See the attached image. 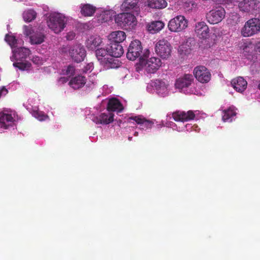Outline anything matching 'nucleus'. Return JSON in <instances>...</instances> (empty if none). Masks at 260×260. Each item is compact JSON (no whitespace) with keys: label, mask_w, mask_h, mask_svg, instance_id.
I'll list each match as a JSON object with an SVG mask.
<instances>
[{"label":"nucleus","mask_w":260,"mask_h":260,"mask_svg":"<svg viewBox=\"0 0 260 260\" xmlns=\"http://www.w3.org/2000/svg\"><path fill=\"white\" fill-rule=\"evenodd\" d=\"M37 13L33 9H28L24 11L23 18L25 22H29L36 19Z\"/></svg>","instance_id":"30"},{"label":"nucleus","mask_w":260,"mask_h":260,"mask_svg":"<svg viewBox=\"0 0 260 260\" xmlns=\"http://www.w3.org/2000/svg\"><path fill=\"white\" fill-rule=\"evenodd\" d=\"M246 47L244 48H243V50H245V49H246Z\"/></svg>","instance_id":"49"},{"label":"nucleus","mask_w":260,"mask_h":260,"mask_svg":"<svg viewBox=\"0 0 260 260\" xmlns=\"http://www.w3.org/2000/svg\"><path fill=\"white\" fill-rule=\"evenodd\" d=\"M193 81V78L191 74H185L182 77L176 80L175 85L178 88L182 89L189 86Z\"/></svg>","instance_id":"13"},{"label":"nucleus","mask_w":260,"mask_h":260,"mask_svg":"<svg viewBox=\"0 0 260 260\" xmlns=\"http://www.w3.org/2000/svg\"><path fill=\"white\" fill-rule=\"evenodd\" d=\"M8 92V90L6 88L5 86H3L0 87V98L2 95H6Z\"/></svg>","instance_id":"41"},{"label":"nucleus","mask_w":260,"mask_h":260,"mask_svg":"<svg viewBox=\"0 0 260 260\" xmlns=\"http://www.w3.org/2000/svg\"><path fill=\"white\" fill-rule=\"evenodd\" d=\"M155 88L158 94L164 96L168 92V85L162 80H156L154 83Z\"/></svg>","instance_id":"21"},{"label":"nucleus","mask_w":260,"mask_h":260,"mask_svg":"<svg viewBox=\"0 0 260 260\" xmlns=\"http://www.w3.org/2000/svg\"><path fill=\"white\" fill-rule=\"evenodd\" d=\"M129 119L135 121L142 129L151 128L154 124L152 121L146 119L142 115L131 116L129 117Z\"/></svg>","instance_id":"17"},{"label":"nucleus","mask_w":260,"mask_h":260,"mask_svg":"<svg viewBox=\"0 0 260 260\" xmlns=\"http://www.w3.org/2000/svg\"><path fill=\"white\" fill-rule=\"evenodd\" d=\"M136 17L130 13H122L115 17L117 25L122 28H130L136 25Z\"/></svg>","instance_id":"3"},{"label":"nucleus","mask_w":260,"mask_h":260,"mask_svg":"<svg viewBox=\"0 0 260 260\" xmlns=\"http://www.w3.org/2000/svg\"><path fill=\"white\" fill-rule=\"evenodd\" d=\"M69 54L74 61L80 62L86 56V51L81 44H76L70 49Z\"/></svg>","instance_id":"10"},{"label":"nucleus","mask_w":260,"mask_h":260,"mask_svg":"<svg viewBox=\"0 0 260 260\" xmlns=\"http://www.w3.org/2000/svg\"><path fill=\"white\" fill-rule=\"evenodd\" d=\"M193 73L196 79L201 83H208L211 79V73L204 66H199L195 67Z\"/></svg>","instance_id":"9"},{"label":"nucleus","mask_w":260,"mask_h":260,"mask_svg":"<svg viewBox=\"0 0 260 260\" xmlns=\"http://www.w3.org/2000/svg\"><path fill=\"white\" fill-rule=\"evenodd\" d=\"M140 64L145 68L148 73L153 74L155 73L161 67L162 62L160 58L156 57H152L147 60L140 59Z\"/></svg>","instance_id":"4"},{"label":"nucleus","mask_w":260,"mask_h":260,"mask_svg":"<svg viewBox=\"0 0 260 260\" xmlns=\"http://www.w3.org/2000/svg\"><path fill=\"white\" fill-rule=\"evenodd\" d=\"M81 14L85 17L92 16L96 11V8L90 4H81L80 6Z\"/></svg>","instance_id":"25"},{"label":"nucleus","mask_w":260,"mask_h":260,"mask_svg":"<svg viewBox=\"0 0 260 260\" xmlns=\"http://www.w3.org/2000/svg\"><path fill=\"white\" fill-rule=\"evenodd\" d=\"M33 32V30L32 29V27L31 25H24L23 26V32L25 35L26 36H29L31 35Z\"/></svg>","instance_id":"38"},{"label":"nucleus","mask_w":260,"mask_h":260,"mask_svg":"<svg viewBox=\"0 0 260 260\" xmlns=\"http://www.w3.org/2000/svg\"><path fill=\"white\" fill-rule=\"evenodd\" d=\"M134 136H138V132H136L134 133Z\"/></svg>","instance_id":"46"},{"label":"nucleus","mask_w":260,"mask_h":260,"mask_svg":"<svg viewBox=\"0 0 260 260\" xmlns=\"http://www.w3.org/2000/svg\"><path fill=\"white\" fill-rule=\"evenodd\" d=\"M108 48L110 56L115 58L120 57L124 53L122 46L118 43L111 42Z\"/></svg>","instance_id":"16"},{"label":"nucleus","mask_w":260,"mask_h":260,"mask_svg":"<svg viewBox=\"0 0 260 260\" xmlns=\"http://www.w3.org/2000/svg\"><path fill=\"white\" fill-rule=\"evenodd\" d=\"M34 116L40 121L45 120L46 116L41 112L36 111L34 113Z\"/></svg>","instance_id":"37"},{"label":"nucleus","mask_w":260,"mask_h":260,"mask_svg":"<svg viewBox=\"0 0 260 260\" xmlns=\"http://www.w3.org/2000/svg\"><path fill=\"white\" fill-rule=\"evenodd\" d=\"M14 119L11 114L4 113H0V127L5 129L11 125Z\"/></svg>","instance_id":"22"},{"label":"nucleus","mask_w":260,"mask_h":260,"mask_svg":"<svg viewBox=\"0 0 260 260\" xmlns=\"http://www.w3.org/2000/svg\"><path fill=\"white\" fill-rule=\"evenodd\" d=\"M16 52L18 53L19 58L21 59L26 58L30 54V50L28 48L20 47L17 49Z\"/></svg>","instance_id":"34"},{"label":"nucleus","mask_w":260,"mask_h":260,"mask_svg":"<svg viewBox=\"0 0 260 260\" xmlns=\"http://www.w3.org/2000/svg\"><path fill=\"white\" fill-rule=\"evenodd\" d=\"M85 83V77L80 75L72 78L69 82V85L74 89H77L83 87Z\"/></svg>","instance_id":"24"},{"label":"nucleus","mask_w":260,"mask_h":260,"mask_svg":"<svg viewBox=\"0 0 260 260\" xmlns=\"http://www.w3.org/2000/svg\"><path fill=\"white\" fill-rule=\"evenodd\" d=\"M256 47L258 51L260 52V41L256 43Z\"/></svg>","instance_id":"44"},{"label":"nucleus","mask_w":260,"mask_h":260,"mask_svg":"<svg viewBox=\"0 0 260 260\" xmlns=\"http://www.w3.org/2000/svg\"><path fill=\"white\" fill-rule=\"evenodd\" d=\"M96 56L100 63L104 61L107 58L110 57L108 47L106 49L101 48L95 51Z\"/></svg>","instance_id":"29"},{"label":"nucleus","mask_w":260,"mask_h":260,"mask_svg":"<svg viewBox=\"0 0 260 260\" xmlns=\"http://www.w3.org/2000/svg\"><path fill=\"white\" fill-rule=\"evenodd\" d=\"M259 89H260V84L258 85Z\"/></svg>","instance_id":"48"},{"label":"nucleus","mask_w":260,"mask_h":260,"mask_svg":"<svg viewBox=\"0 0 260 260\" xmlns=\"http://www.w3.org/2000/svg\"><path fill=\"white\" fill-rule=\"evenodd\" d=\"M123 109L122 104L119 100L116 98H112L109 100L107 107V110L109 112H120Z\"/></svg>","instance_id":"18"},{"label":"nucleus","mask_w":260,"mask_h":260,"mask_svg":"<svg viewBox=\"0 0 260 260\" xmlns=\"http://www.w3.org/2000/svg\"><path fill=\"white\" fill-rule=\"evenodd\" d=\"M258 4L257 0H242L239 2L238 7L241 11L249 12L255 9Z\"/></svg>","instance_id":"12"},{"label":"nucleus","mask_w":260,"mask_h":260,"mask_svg":"<svg viewBox=\"0 0 260 260\" xmlns=\"http://www.w3.org/2000/svg\"><path fill=\"white\" fill-rule=\"evenodd\" d=\"M172 117L176 121L185 122L194 119L195 114L192 110L187 112L177 111L172 113Z\"/></svg>","instance_id":"11"},{"label":"nucleus","mask_w":260,"mask_h":260,"mask_svg":"<svg viewBox=\"0 0 260 260\" xmlns=\"http://www.w3.org/2000/svg\"><path fill=\"white\" fill-rule=\"evenodd\" d=\"M75 68L74 66L69 65L66 70L65 74L70 77L74 75L75 73Z\"/></svg>","instance_id":"36"},{"label":"nucleus","mask_w":260,"mask_h":260,"mask_svg":"<svg viewBox=\"0 0 260 260\" xmlns=\"http://www.w3.org/2000/svg\"><path fill=\"white\" fill-rule=\"evenodd\" d=\"M139 0H124L120 8L122 11H129L137 8Z\"/></svg>","instance_id":"27"},{"label":"nucleus","mask_w":260,"mask_h":260,"mask_svg":"<svg viewBox=\"0 0 260 260\" xmlns=\"http://www.w3.org/2000/svg\"><path fill=\"white\" fill-rule=\"evenodd\" d=\"M75 34L73 32H69L67 35V40H72L74 37Z\"/></svg>","instance_id":"42"},{"label":"nucleus","mask_w":260,"mask_h":260,"mask_svg":"<svg viewBox=\"0 0 260 260\" xmlns=\"http://www.w3.org/2000/svg\"><path fill=\"white\" fill-rule=\"evenodd\" d=\"M102 42L101 38L98 36H91L86 41V46L88 49L95 50Z\"/></svg>","instance_id":"20"},{"label":"nucleus","mask_w":260,"mask_h":260,"mask_svg":"<svg viewBox=\"0 0 260 260\" xmlns=\"http://www.w3.org/2000/svg\"><path fill=\"white\" fill-rule=\"evenodd\" d=\"M101 64L106 70L115 69L118 68L119 66L118 60L113 58V56H111L107 58L104 61H103Z\"/></svg>","instance_id":"26"},{"label":"nucleus","mask_w":260,"mask_h":260,"mask_svg":"<svg viewBox=\"0 0 260 260\" xmlns=\"http://www.w3.org/2000/svg\"><path fill=\"white\" fill-rule=\"evenodd\" d=\"M13 66L21 70H24L26 68V64L23 62H14Z\"/></svg>","instance_id":"39"},{"label":"nucleus","mask_w":260,"mask_h":260,"mask_svg":"<svg viewBox=\"0 0 260 260\" xmlns=\"http://www.w3.org/2000/svg\"><path fill=\"white\" fill-rule=\"evenodd\" d=\"M231 84L237 92L242 93L246 89L247 82L243 77H238L232 80Z\"/></svg>","instance_id":"14"},{"label":"nucleus","mask_w":260,"mask_h":260,"mask_svg":"<svg viewBox=\"0 0 260 260\" xmlns=\"http://www.w3.org/2000/svg\"><path fill=\"white\" fill-rule=\"evenodd\" d=\"M93 68L92 63H88L83 69V73H87L89 71H91Z\"/></svg>","instance_id":"40"},{"label":"nucleus","mask_w":260,"mask_h":260,"mask_svg":"<svg viewBox=\"0 0 260 260\" xmlns=\"http://www.w3.org/2000/svg\"><path fill=\"white\" fill-rule=\"evenodd\" d=\"M195 32L201 39H206L208 36L209 28L204 22H200L196 24Z\"/></svg>","instance_id":"15"},{"label":"nucleus","mask_w":260,"mask_h":260,"mask_svg":"<svg viewBox=\"0 0 260 260\" xmlns=\"http://www.w3.org/2000/svg\"><path fill=\"white\" fill-rule=\"evenodd\" d=\"M114 114L112 113H103L96 117L94 121L96 124H108L114 120Z\"/></svg>","instance_id":"19"},{"label":"nucleus","mask_w":260,"mask_h":260,"mask_svg":"<svg viewBox=\"0 0 260 260\" xmlns=\"http://www.w3.org/2000/svg\"><path fill=\"white\" fill-rule=\"evenodd\" d=\"M5 40L12 48L15 47L17 44V40L14 36L6 35Z\"/></svg>","instance_id":"35"},{"label":"nucleus","mask_w":260,"mask_h":260,"mask_svg":"<svg viewBox=\"0 0 260 260\" xmlns=\"http://www.w3.org/2000/svg\"><path fill=\"white\" fill-rule=\"evenodd\" d=\"M164 26V23L160 21H156L152 22L149 26V31H154V32L160 30Z\"/></svg>","instance_id":"33"},{"label":"nucleus","mask_w":260,"mask_h":260,"mask_svg":"<svg viewBox=\"0 0 260 260\" xmlns=\"http://www.w3.org/2000/svg\"><path fill=\"white\" fill-rule=\"evenodd\" d=\"M222 120L225 121H231V119L232 117H234L236 115V113L234 109L229 108L227 110H225L223 111Z\"/></svg>","instance_id":"32"},{"label":"nucleus","mask_w":260,"mask_h":260,"mask_svg":"<svg viewBox=\"0 0 260 260\" xmlns=\"http://www.w3.org/2000/svg\"><path fill=\"white\" fill-rule=\"evenodd\" d=\"M125 38V33L120 30L113 31L109 36V39L111 41V42L119 44L122 42Z\"/></svg>","instance_id":"23"},{"label":"nucleus","mask_w":260,"mask_h":260,"mask_svg":"<svg viewBox=\"0 0 260 260\" xmlns=\"http://www.w3.org/2000/svg\"><path fill=\"white\" fill-rule=\"evenodd\" d=\"M223 2H225L227 3H231L232 2V0H222Z\"/></svg>","instance_id":"45"},{"label":"nucleus","mask_w":260,"mask_h":260,"mask_svg":"<svg viewBox=\"0 0 260 260\" xmlns=\"http://www.w3.org/2000/svg\"><path fill=\"white\" fill-rule=\"evenodd\" d=\"M240 32L244 37H251L260 32V19L253 18L249 19L241 28Z\"/></svg>","instance_id":"2"},{"label":"nucleus","mask_w":260,"mask_h":260,"mask_svg":"<svg viewBox=\"0 0 260 260\" xmlns=\"http://www.w3.org/2000/svg\"><path fill=\"white\" fill-rule=\"evenodd\" d=\"M188 21L182 15H178L171 19L168 23L169 29L173 32H180L187 26Z\"/></svg>","instance_id":"5"},{"label":"nucleus","mask_w":260,"mask_h":260,"mask_svg":"<svg viewBox=\"0 0 260 260\" xmlns=\"http://www.w3.org/2000/svg\"><path fill=\"white\" fill-rule=\"evenodd\" d=\"M67 18L60 13L51 14L47 20L48 27L56 34L61 32L65 27Z\"/></svg>","instance_id":"1"},{"label":"nucleus","mask_w":260,"mask_h":260,"mask_svg":"<svg viewBox=\"0 0 260 260\" xmlns=\"http://www.w3.org/2000/svg\"><path fill=\"white\" fill-rule=\"evenodd\" d=\"M128 140H129V141H131V140H132V137H128Z\"/></svg>","instance_id":"47"},{"label":"nucleus","mask_w":260,"mask_h":260,"mask_svg":"<svg viewBox=\"0 0 260 260\" xmlns=\"http://www.w3.org/2000/svg\"><path fill=\"white\" fill-rule=\"evenodd\" d=\"M148 6L152 9H161L167 7V3L165 0H148Z\"/></svg>","instance_id":"28"},{"label":"nucleus","mask_w":260,"mask_h":260,"mask_svg":"<svg viewBox=\"0 0 260 260\" xmlns=\"http://www.w3.org/2000/svg\"><path fill=\"white\" fill-rule=\"evenodd\" d=\"M68 81V78L67 77H61L59 79V82L63 83H66Z\"/></svg>","instance_id":"43"},{"label":"nucleus","mask_w":260,"mask_h":260,"mask_svg":"<svg viewBox=\"0 0 260 260\" xmlns=\"http://www.w3.org/2000/svg\"><path fill=\"white\" fill-rule=\"evenodd\" d=\"M155 50L162 58H167L171 55V46L167 40H159L155 45Z\"/></svg>","instance_id":"7"},{"label":"nucleus","mask_w":260,"mask_h":260,"mask_svg":"<svg viewBox=\"0 0 260 260\" xmlns=\"http://www.w3.org/2000/svg\"><path fill=\"white\" fill-rule=\"evenodd\" d=\"M225 10L222 7H218L210 11L206 14L207 21L210 24H217L220 22L225 16Z\"/></svg>","instance_id":"8"},{"label":"nucleus","mask_w":260,"mask_h":260,"mask_svg":"<svg viewBox=\"0 0 260 260\" xmlns=\"http://www.w3.org/2000/svg\"><path fill=\"white\" fill-rule=\"evenodd\" d=\"M44 38L42 33H36L30 36V41L32 44H40L44 41Z\"/></svg>","instance_id":"31"},{"label":"nucleus","mask_w":260,"mask_h":260,"mask_svg":"<svg viewBox=\"0 0 260 260\" xmlns=\"http://www.w3.org/2000/svg\"><path fill=\"white\" fill-rule=\"evenodd\" d=\"M20 1H22V0H20Z\"/></svg>","instance_id":"50"},{"label":"nucleus","mask_w":260,"mask_h":260,"mask_svg":"<svg viewBox=\"0 0 260 260\" xmlns=\"http://www.w3.org/2000/svg\"><path fill=\"white\" fill-rule=\"evenodd\" d=\"M142 46L140 41L136 40L130 43L127 49L126 57L130 60H135L141 56Z\"/></svg>","instance_id":"6"}]
</instances>
